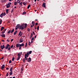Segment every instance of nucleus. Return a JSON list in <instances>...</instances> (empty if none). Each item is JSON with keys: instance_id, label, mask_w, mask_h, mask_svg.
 <instances>
[{"instance_id": "obj_35", "label": "nucleus", "mask_w": 78, "mask_h": 78, "mask_svg": "<svg viewBox=\"0 0 78 78\" xmlns=\"http://www.w3.org/2000/svg\"><path fill=\"white\" fill-rule=\"evenodd\" d=\"M31 45V42L30 41H29V45Z\"/></svg>"}, {"instance_id": "obj_17", "label": "nucleus", "mask_w": 78, "mask_h": 78, "mask_svg": "<svg viewBox=\"0 0 78 78\" xmlns=\"http://www.w3.org/2000/svg\"><path fill=\"white\" fill-rule=\"evenodd\" d=\"M27 53H28L29 54V55H30V54H31V53H32V51H29V52H27Z\"/></svg>"}, {"instance_id": "obj_34", "label": "nucleus", "mask_w": 78, "mask_h": 78, "mask_svg": "<svg viewBox=\"0 0 78 78\" xmlns=\"http://www.w3.org/2000/svg\"><path fill=\"white\" fill-rule=\"evenodd\" d=\"M11 62H12V61L11 60H9V64H11Z\"/></svg>"}, {"instance_id": "obj_51", "label": "nucleus", "mask_w": 78, "mask_h": 78, "mask_svg": "<svg viewBox=\"0 0 78 78\" xmlns=\"http://www.w3.org/2000/svg\"><path fill=\"white\" fill-rule=\"evenodd\" d=\"M2 42H4V41H5V40H3V39H2Z\"/></svg>"}, {"instance_id": "obj_38", "label": "nucleus", "mask_w": 78, "mask_h": 78, "mask_svg": "<svg viewBox=\"0 0 78 78\" xmlns=\"http://www.w3.org/2000/svg\"><path fill=\"white\" fill-rule=\"evenodd\" d=\"M9 75V74L8 73H7L6 74V76H8Z\"/></svg>"}, {"instance_id": "obj_6", "label": "nucleus", "mask_w": 78, "mask_h": 78, "mask_svg": "<svg viewBox=\"0 0 78 78\" xmlns=\"http://www.w3.org/2000/svg\"><path fill=\"white\" fill-rule=\"evenodd\" d=\"M5 49H8V50H11V47H9L8 48V47L7 46H5Z\"/></svg>"}, {"instance_id": "obj_42", "label": "nucleus", "mask_w": 78, "mask_h": 78, "mask_svg": "<svg viewBox=\"0 0 78 78\" xmlns=\"http://www.w3.org/2000/svg\"><path fill=\"white\" fill-rule=\"evenodd\" d=\"M38 25V23H35V25Z\"/></svg>"}, {"instance_id": "obj_18", "label": "nucleus", "mask_w": 78, "mask_h": 78, "mask_svg": "<svg viewBox=\"0 0 78 78\" xmlns=\"http://www.w3.org/2000/svg\"><path fill=\"white\" fill-rule=\"evenodd\" d=\"M4 28H5V27H1L0 31H2V30H3V29H4Z\"/></svg>"}, {"instance_id": "obj_1", "label": "nucleus", "mask_w": 78, "mask_h": 78, "mask_svg": "<svg viewBox=\"0 0 78 78\" xmlns=\"http://www.w3.org/2000/svg\"><path fill=\"white\" fill-rule=\"evenodd\" d=\"M27 23H24L21 24L20 26V24H17L16 27V30H17V28H18L19 27H20V30H23L24 29V28H27Z\"/></svg>"}, {"instance_id": "obj_26", "label": "nucleus", "mask_w": 78, "mask_h": 78, "mask_svg": "<svg viewBox=\"0 0 78 78\" xmlns=\"http://www.w3.org/2000/svg\"><path fill=\"white\" fill-rule=\"evenodd\" d=\"M14 29H13L11 31V33H12L13 32H14Z\"/></svg>"}, {"instance_id": "obj_22", "label": "nucleus", "mask_w": 78, "mask_h": 78, "mask_svg": "<svg viewBox=\"0 0 78 78\" xmlns=\"http://www.w3.org/2000/svg\"><path fill=\"white\" fill-rule=\"evenodd\" d=\"M20 0H17V2H16L17 3H20Z\"/></svg>"}, {"instance_id": "obj_53", "label": "nucleus", "mask_w": 78, "mask_h": 78, "mask_svg": "<svg viewBox=\"0 0 78 78\" xmlns=\"http://www.w3.org/2000/svg\"><path fill=\"white\" fill-rule=\"evenodd\" d=\"M11 42H12V41H13V39H12L11 40Z\"/></svg>"}, {"instance_id": "obj_33", "label": "nucleus", "mask_w": 78, "mask_h": 78, "mask_svg": "<svg viewBox=\"0 0 78 78\" xmlns=\"http://www.w3.org/2000/svg\"><path fill=\"white\" fill-rule=\"evenodd\" d=\"M6 46L7 47H10V45H9V44H7L6 45Z\"/></svg>"}, {"instance_id": "obj_4", "label": "nucleus", "mask_w": 78, "mask_h": 78, "mask_svg": "<svg viewBox=\"0 0 78 78\" xmlns=\"http://www.w3.org/2000/svg\"><path fill=\"white\" fill-rule=\"evenodd\" d=\"M11 2H9V3H8L7 5H6V8H9L10 7V5H11Z\"/></svg>"}, {"instance_id": "obj_29", "label": "nucleus", "mask_w": 78, "mask_h": 78, "mask_svg": "<svg viewBox=\"0 0 78 78\" xmlns=\"http://www.w3.org/2000/svg\"><path fill=\"white\" fill-rule=\"evenodd\" d=\"M19 4L21 6H22V2H21Z\"/></svg>"}, {"instance_id": "obj_64", "label": "nucleus", "mask_w": 78, "mask_h": 78, "mask_svg": "<svg viewBox=\"0 0 78 78\" xmlns=\"http://www.w3.org/2000/svg\"><path fill=\"white\" fill-rule=\"evenodd\" d=\"M12 78H16V77H15V76H14L12 77Z\"/></svg>"}, {"instance_id": "obj_60", "label": "nucleus", "mask_w": 78, "mask_h": 78, "mask_svg": "<svg viewBox=\"0 0 78 78\" xmlns=\"http://www.w3.org/2000/svg\"><path fill=\"white\" fill-rule=\"evenodd\" d=\"M33 41H31V43H33Z\"/></svg>"}, {"instance_id": "obj_8", "label": "nucleus", "mask_w": 78, "mask_h": 78, "mask_svg": "<svg viewBox=\"0 0 78 78\" xmlns=\"http://www.w3.org/2000/svg\"><path fill=\"white\" fill-rule=\"evenodd\" d=\"M19 35H20V36H22V32H21V31H20Z\"/></svg>"}, {"instance_id": "obj_25", "label": "nucleus", "mask_w": 78, "mask_h": 78, "mask_svg": "<svg viewBox=\"0 0 78 78\" xmlns=\"http://www.w3.org/2000/svg\"><path fill=\"white\" fill-rule=\"evenodd\" d=\"M11 30H9L7 32L8 34H9V33H11Z\"/></svg>"}, {"instance_id": "obj_24", "label": "nucleus", "mask_w": 78, "mask_h": 78, "mask_svg": "<svg viewBox=\"0 0 78 78\" xmlns=\"http://www.w3.org/2000/svg\"><path fill=\"white\" fill-rule=\"evenodd\" d=\"M10 72H12V67L10 69Z\"/></svg>"}, {"instance_id": "obj_54", "label": "nucleus", "mask_w": 78, "mask_h": 78, "mask_svg": "<svg viewBox=\"0 0 78 78\" xmlns=\"http://www.w3.org/2000/svg\"><path fill=\"white\" fill-rule=\"evenodd\" d=\"M27 31H30V29H27Z\"/></svg>"}, {"instance_id": "obj_15", "label": "nucleus", "mask_w": 78, "mask_h": 78, "mask_svg": "<svg viewBox=\"0 0 78 78\" xmlns=\"http://www.w3.org/2000/svg\"><path fill=\"white\" fill-rule=\"evenodd\" d=\"M20 44H16V47L18 48L20 47Z\"/></svg>"}, {"instance_id": "obj_41", "label": "nucleus", "mask_w": 78, "mask_h": 78, "mask_svg": "<svg viewBox=\"0 0 78 78\" xmlns=\"http://www.w3.org/2000/svg\"><path fill=\"white\" fill-rule=\"evenodd\" d=\"M6 29H5L3 31H5H5H6Z\"/></svg>"}, {"instance_id": "obj_45", "label": "nucleus", "mask_w": 78, "mask_h": 78, "mask_svg": "<svg viewBox=\"0 0 78 78\" xmlns=\"http://www.w3.org/2000/svg\"><path fill=\"white\" fill-rule=\"evenodd\" d=\"M5 31H3H3L2 32V34H3V33H5Z\"/></svg>"}, {"instance_id": "obj_16", "label": "nucleus", "mask_w": 78, "mask_h": 78, "mask_svg": "<svg viewBox=\"0 0 78 78\" xmlns=\"http://www.w3.org/2000/svg\"><path fill=\"white\" fill-rule=\"evenodd\" d=\"M17 30L15 31V32L14 33V35H16V34H17Z\"/></svg>"}, {"instance_id": "obj_13", "label": "nucleus", "mask_w": 78, "mask_h": 78, "mask_svg": "<svg viewBox=\"0 0 78 78\" xmlns=\"http://www.w3.org/2000/svg\"><path fill=\"white\" fill-rule=\"evenodd\" d=\"M45 3L44 2L42 4V6L43 7H44V8H45L46 7V6L45 5Z\"/></svg>"}, {"instance_id": "obj_46", "label": "nucleus", "mask_w": 78, "mask_h": 78, "mask_svg": "<svg viewBox=\"0 0 78 78\" xmlns=\"http://www.w3.org/2000/svg\"><path fill=\"white\" fill-rule=\"evenodd\" d=\"M3 58H4V57H2L1 58V59H3Z\"/></svg>"}, {"instance_id": "obj_27", "label": "nucleus", "mask_w": 78, "mask_h": 78, "mask_svg": "<svg viewBox=\"0 0 78 78\" xmlns=\"http://www.w3.org/2000/svg\"><path fill=\"white\" fill-rule=\"evenodd\" d=\"M30 5H28L27 9H29V8H30Z\"/></svg>"}, {"instance_id": "obj_36", "label": "nucleus", "mask_w": 78, "mask_h": 78, "mask_svg": "<svg viewBox=\"0 0 78 78\" xmlns=\"http://www.w3.org/2000/svg\"><path fill=\"white\" fill-rule=\"evenodd\" d=\"M2 20H0V25L2 23Z\"/></svg>"}, {"instance_id": "obj_59", "label": "nucleus", "mask_w": 78, "mask_h": 78, "mask_svg": "<svg viewBox=\"0 0 78 78\" xmlns=\"http://www.w3.org/2000/svg\"><path fill=\"white\" fill-rule=\"evenodd\" d=\"M6 0H4V2H6Z\"/></svg>"}, {"instance_id": "obj_40", "label": "nucleus", "mask_w": 78, "mask_h": 78, "mask_svg": "<svg viewBox=\"0 0 78 78\" xmlns=\"http://www.w3.org/2000/svg\"><path fill=\"white\" fill-rule=\"evenodd\" d=\"M32 33H33V34H34V35H35V33H34V32L33 31Z\"/></svg>"}, {"instance_id": "obj_58", "label": "nucleus", "mask_w": 78, "mask_h": 78, "mask_svg": "<svg viewBox=\"0 0 78 78\" xmlns=\"http://www.w3.org/2000/svg\"><path fill=\"white\" fill-rule=\"evenodd\" d=\"M37 11V10H36V9H35L34 10V11H35V12H36Z\"/></svg>"}, {"instance_id": "obj_48", "label": "nucleus", "mask_w": 78, "mask_h": 78, "mask_svg": "<svg viewBox=\"0 0 78 78\" xmlns=\"http://www.w3.org/2000/svg\"><path fill=\"white\" fill-rule=\"evenodd\" d=\"M6 70H9V68L7 67V68H6Z\"/></svg>"}, {"instance_id": "obj_11", "label": "nucleus", "mask_w": 78, "mask_h": 78, "mask_svg": "<svg viewBox=\"0 0 78 78\" xmlns=\"http://www.w3.org/2000/svg\"><path fill=\"white\" fill-rule=\"evenodd\" d=\"M1 36H2V37H5V34H2L0 35Z\"/></svg>"}, {"instance_id": "obj_55", "label": "nucleus", "mask_w": 78, "mask_h": 78, "mask_svg": "<svg viewBox=\"0 0 78 78\" xmlns=\"http://www.w3.org/2000/svg\"><path fill=\"white\" fill-rule=\"evenodd\" d=\"M33 37V36H32V35H31L30 36V38H31V37Z\"/></svg>"}, {"instance_id": "obj_12", "label": "nucleus", "mask_w": 78, "mask_h": 78, "mask_svg": "<svg viewBox=\"0 0 78 78\" xmlns=\"http://www.w3.org/2000/svg\"><path fill=\"white\" fill-rule=\"evenodd\" d=\"M23 5L25 6L26 5H27V2H23Z\"/></svg>"}, {"instance_id": "obj_44", "label": "nucleus", "mask_w": 78, "mask_h": 78, "mask_svg": "<svg viewBox=\"0 0 78 78\" xmlns=\"http://www.w3.org/2000/svg\"><path fill=\"white\" fill-rule=\"evenodd\" d=\"M13 45H12L11 46V48H13Z\"/></svg>"}, {"instance_id": "obj_21", "label": "nucleus", "mask_w": 78, "mask_h": 78, "mask_svg": "<svg viewBox=\"0 0 78 78\" xmlns=\"http://www.w3.org/2000/svg\"><path fill=\"white\" fill-rule=\"evenodd\" d=\"M12 71H10L9 74V75H12Z\"/></svg>"}, {"instance_id": "obj_37", "label": "nucleus", "mask_w": 78, "mask_h": 78, "mask_svg": "<svg viewBox=\"0 0 78 78\" xmlns=\"http://www.w3.org/2000/svg\"><path fill=\"white\" fill-rule=\"evenodd\" d=\"M39 26H38L37 27V30H39Z\"/></svg>"}, {"instance_id": "obj_47", "label": "nucleus", "mask_w": 78, "mask_h": 78, "mask_svg": "<svg viewBox=\"0 0 78 78\" xmlns=\"http://www.w3.org/2000/svg\"><path fill=\"white\" fill-rule=\"evenodd\" d=\"M21 71H23V68H21Z\"/></svg>"}, {"instance_id": "obj_39", "label": "nucleus", "mask_w": 78, "mask_h": 78, "mask_svg": "<svg viewBox=\"0 0 78 78\" xmlns=\"http://www.w3.org/2000/svg\"><path fill=\"white\" fill-rule=\"evenodd\" d=\"M33 40H34V37H32L31 39V41H33Z\"/></svg>"}, {"instance_id": "obj_19", "label": "nucleus", "mask_w": 78, "mask_h": 78, "mask_svg": "<svg viewBox=\"0 0 78 78\" xmlns=\"http://www.w3.org/2000/svg\"><path fill=\"white\" fill-rule=\"evenodd\" d=\"M8 11H9V9H7L6 10V14H8Z\"/></svg>"}, {"instance_id": "obj_20", "label": "nucleus", "mask_w": 78, "mask_h": 78, "mask_svg": "<svg viewBox=\"0 0 78 78\" xmlns=\"http://www.w3.org/2000/svg\"><path fill=\"white\" fill-rule=\"evenodd\" d=\"M27 14V13H26V12L24 11L23 12V15H24V14Z\"/></svg>"}, {"instance_id": "obj_31", "label": "nucleus", "mask_w": 78, "mask_h": 78, "mask_svg": "<svg viewBox=\"0 0 78 78\" xmlns=\"http://www.w3.org/2000/svg\"><path fill=\"white\" fill-rule=\"evenodd\" d=\"M14 59H15V58L14 57H13L12 59V61H14Z\"/></svg>"}, {"instance_id": "obj_61", "label": "nucleus", "mask_w": 78, "mask_h": 78, "mask_svg": "<svg viewBox=\"0 0 78 78\" xmlns=\"http://www.w3.org/2000/svg\"><path fill=\"white\" fill-rule=\"evenodd\" d=\"M36 35L34 36V38H36Z\"/></svg>"}, {"instance_id": "obj_63", "label": "nucleus", "mask_w": 78, "mask_h": 78, "mask_svg": "<svg viewBox=\"0 0 78 78\" xmlns=\"http://www.w3.org/2000/svg\"><path fill=\"white\" fill-rule=\"evenodd\" d=\"M14 8H15V9L16 8V6H14Z\"/></svg>"}, {"instance_id": "obj_2", "label": "nucleus", "mask_w": 78, "mask_h": 78, "mask_svg": "<svg viewBox=\"0 0 78 78\" xmlns=\"http://www.w3.org/2000/svg\"><path fill=\"white\" fill-rule=\"evenodd\" d=\"M29 56V53L28 52L27 53L24 55V58L25 59V60L27 61L28 62H30L31 61V58L30 57L29 58H27Z\"/></svg>"}, {"instance_id": "obj_5", "label": "nucleus", "mask_w": 78, "mask_h": 78, "mask_svg": "<svg viewBox=\"0 0 78 78\" xmlns=\"http://www.w3.org/2000/svg\"><path fill=\"white\" fill-rule=\"evenodd\" d=\"M18 57L17 58V60L18 61V60H19V59L20 58V56H21V55H20V53H18Z\"/></svg>"}, {"instance_id": "obj_7", "label": "nucleus", "mask_w": 78, "mask_h": 78, "mask_svg": "<svg viewBox=\"0 0 78 78\" xmlns=\"http://www.w3.org/2000/svg\"><path fill=\"white\" fill-rule=\"evenodd\" d=\"M1 48L2 50H3V48H5V45H3L1 46Z\"/></svg>"}, {"instance_id": "obj_50", "label": "nucleus", "mask_w": 78, "mask_h": 78, "mask_svg": "<svg viewBox=\"0 0 78 78\" xmlns=\"http://www.w3.org/2000/svg\"><path fill=\"white\" fill-rule=\"evenodd\" d=\"M7 56V54H5V56Z\"/></svg>"}, {"instance_id": "obj_9", "label": "nucleus", "mask_w": 78, "mask_h": 78, "mask_svg": "<svg viewBox=\"0 0 78 78\" xmlns=\"http://www.w3.org/2000/svg\"><path fill=\"white\" fill-rule=\"evenodd\" d=\"M5 65L3 64L1 67V70H2L5 68Z\"/></svg>"}, {"instance_id": "obj_52", "label": "nucleus", "mask_w": 78, "mask_h": 78, "mask_svg": "<svg viewBox=\"0 0 78 78\" xmlns=\"http://www.w3.org/2000/svg\"><path fill=\"white\" fill-rule=\"evenodd\" d=\"M34 26V25H31V27H33Z\"/></svg>"}, {"instance_id": "obj_14", "label": "nucleus", "mask_w": 78, "mask_h": 78, "mask_svg": "<svg viewBox=\"0 0 78 78\" xmlns=\"http://www.w3.org/2000/svg\"><path fill=\"white\" fill-rule=\"evenodd\" d=\"M24 45V43H23L22 44H20V47H23Z\"/></svg>"}, {"instance_id": "obj_43", "label": "nucleus", "mask_w": 78, "mask_h": 78, "mask_svg": "<svg viewBox=\"0 0 78 78\" xmlns=\"http://www.w3.org/2000/svg\"><path fill=\"white\" fill-rule=\"evenodd\" d=\"M14 11V9H12V10L11 11V12L12 13V12H13V11Z\"/></svg>"}, {"instance_id": "obj_10", "label": "nucleus", "mask_w": 78, "mask_h": 78, "mask_svg": "<svg viewBox=\"0 0 78 78\" xmlns=\"http://www.w3.org/2000/svg\"><path fill=\"white\" fill-rule=\"evenodd\" d=\"M19 41L20 43H21V42H23V40L22 39L20 38V40Z\"/></svg>"}, {"instance_id": "obj_57", "label": "nucleus", "mask_w": 78, "mask_h": 78, "mask_svg": "<svg viewBox=\"0 0 78 78\" xmlns=\"http://www.w3.org/2000/svg\"><path fill=\"white\" fill-rule=\"evenodd\" d=\"M31 36H33V34H31Z\"/></svg>"}, {"instance_id": "obj_56", "label": "nucleus", "mask_w": 78, "mask_h": 78, "mask_svg": "<svg viewBox=\"0 0 78 78\" xmlns=\"http://www.w3.org/2000/svg\"><path fill=\"white\" fill-rule=\"evenodd\" d=\"M19 50H20V49H21V47H20L19 48Z\"/></svg>"}, {"instance_id": "obj_23", "label": "nucleus", "mask_w": 78, "mask_h": 78, "mask_svg": "<svg viewBox=\"0 0 78 78\" xmlns=\"http://www.w3.org/2000/svg\"><path fill=\"white\" fill-rule=\"evenodd\" d=\"M18 3L16 2H14V5H17V4Z\"/></svg>"}, {"instance_id": "obj_62", "label": "nucleus", "mask_w": 78, "mask_h": 78, "mask_svg": "<svg viewBox=\"0 0 78 78\" xmlns=\"http://www.w3.org/2000/svg\"><path fill=\"white\" fill-rule=\"evenodd\" d=\"M10 23V21H9L8 22V23Z\"/></svg>"}, {"instance_id": "obj_49", "label": "nucleus", "mask_w": 78, "mask_h": 78, "mask_svg": "<svg viewBox=\"0 0 78 78\" xmlns=\"http://www.w3.org/2000/svg\"><path fill=\"white\" fill-rule=\"evenodd\" d=\"M7 42H9V39H7Z\"/></svg>"}, {"instance_id": "obj_32", "label": "nucleus", "mask_w": 78, "mask_h": 78, "mask_svg": "<svg viewBox=\"0 0 78 78\" xmlns=\"http://www.w3.org/2000/svg\"><path fill=\"white\" fill-rule=\"evenodd\" d=\"M25 58H24L23 59V62H25Z\"/></svg>"}, {"instance_id": "obj_3", "label": "nucleus", "mask_w": 78, "mask_h": 78, "mask_svg": "<svg viewBox=\"0 0 78 78\" xmlns=\"http://www.w3.org/2000/svg\"><path fill=\"white\" fill-rule=\"evenodd\" d=\"M5 15H6V13L5 12H2L0 15V17H2H2H3V16H5Z\"/></svg>"}, {"instance_id": "obj_30", "label": "nucleus", "mask_w": 78, "mask_h": 78, "mask_svg": "<svg viewBox=\"0 0 78 78\" xmlns=\"http://www.w3.org/2000/svg\"><path fill=\"white\" fill-rule=\"evenodd\" d=\"M27 44H28L27 43V42H26V45L25 46V47H27Z\"/></svg>"}, {"instance_id": "obj_28", "label": "nucleus", "mask_w": 78, "mask_h": 78, "mask_svg": "<svg viewBox=\"0 0 78 78\" xmlns=\"http://www.w3.org/2000/svg\"><path fill=\"white\" fill-rule=\"evenodd\" d=\"M32 25H34V21H32Z\"/></svg>"}]
</instances>
